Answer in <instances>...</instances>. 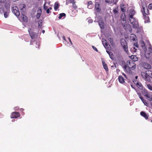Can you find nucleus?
Wrapping results in <instances>:
<instances>
[{
	"instance_id": "f257e3e1",
	"label": "nucleus",
	"mask_w": 152,
	"mask_h": 152,
	"mask_svg": "<svg viewBox=\"0 0 152 152\" xmlns=\"http://www.w3.org/2000/svg\"><path fill=\"white\" fill-rule=\"evenodd\" d=\"M121 44L124 51L126 53L128 52V46L126 41L124 39H121Z\"/></svg>"
},
{
	"instance_id": "f03ea898",
	"label": "nucleus",
	"mask_w": 152,
	"mask_h": 152,
	"mask_svg": "<svg viewBox=\"0 0 152 152\" xmlns=\"http://www.w3.org/2000/svg\"><path fill=\"white\" fill-rule=\"evenodd\" d=\"M127 66L132 70L134 69L136 67V64L132 60H128L126 62Z\"/></svg>"
},
{
	"instance_id": "7ed1b4c3",
	"label": "nucleus",
	"mask_w": 152,
	"mask_h": 152,
	"mask_svg": "<svg viewBox=\"0 0 152 152\" xmlns=\"http://www.w3.org/2000/svg\"><path fill=\"white\" fill-rule=\"evenodd\" d=\"M129 20L133 25L132 27L133 28H137L138 27L137 22L133 17L132 18H129Z\"/></svg>"
},
{
	"instance_id": "20e7f679",
	"label": "nucleus",
	"mask_w": 152,
	"mask_h": 152,
	"mask_svg": "<svg viewBox=\"0 0 152 152\" xmlns=\"http://www.w3.org/2000/svg\"><path fill=\"white\" fill-rule=\"evenodd\" d=\"M142 12L143 16H145V15H148L149 14V10L147 6H142Z\"/></svg>"
},
{
	"instance_id": "39448f33",
	"label": "nucleus",
	"mask_w": 152,
	"mask_h": 152,
	"mask_svg": "<svg viewBox=\"0 0 152 152\" xmlns=\"http://www.w3.org/2000/svg\"><path fill=\"white\" fill-rule=\"evenodd\" d=\"M12 11L16 16H18L20 15L18 9L16 6L13 7H12Z\"/></svg>"
},
{
	"instance_id": "423d86ee",
	"label": "nucleus",
	"mask_w": 152,
	"mask_h": 152,
	"mask_svg": "<svg viewBox=\"0 0 152 152\" xmlns=\"http://www.w3.org/2000/svg\"><path fill=\"white\" fill-rule=\"evenodd\" d=\"M141 75L142 76L143 78L146 81L148 82V80H149L150 76L148 75V74L145 72H142L141 73Z\"/></svg>"
},
{
	"instance_id": "0eeeda50",
	"label": "nucleus",
	"mask_w": 152,
	"mask_h": 152,
	"mask_svg": "<svg viewBox=\"0 0 152 152\" xmlns=\"http://www.w3.org/2000/svg\"><path fill=\"white\" fill-rule=\"evenodd\" d=\"M121 20L124 22V24L122 22V24L123 26L125 27L126 25V17L125 13H123L121 17Z\"/></svg>"
},
{
	"instance_id": "6e6552de",
	"label": "nucleus",
	"mask_w": 152,
	"mask_h": 152,
	"mask_svg": "<svg viewBox=\"0 0 152 152\" xmlns=\"http://www.w3.org/2000/svg\"><path fill=\"white\" fill-rule=\"evenodd\" d=\"M20 115L18 112H13L11 114V118H17L20 117Z\"/></svg>"
},
{
	"instance_id": "1a4fd4ad",
	"label": "nucleus",
	"mask_w": 152,
	"mask_h": 152,
	"mask_svg": "<svg viewBox=\"0 0 152 152\" xmlns=\"http://www.w3.org/2000/svg\"><path fill=\"white\" fill-rule=\"evenodd\" d=\"M142 65L143 68L146 69H149L151 68V66L150 64L147 63H142Z\"/></svg>"
},
{
	"instance_id": "9d476101",
	"label": "nucleus",
	"mask_w": 152,
	"mask_h": 152,
	"mask_svg": "<svg viewBox=\"0 0 152 152\" xmlns=\"http://www.w3.org/2000/svg\"><path fill=\"white\" fill-rule=\"evenodd\" d=\"M95 8L96 10L98 12H100L101 10V8H100V4L98 2H96L95 4Z\"/></svg>"
},
{
	"instance_id": "9b49d317",
	"label": "nucleus",
	"mask_w": 152,
	"mask_h": 152,
	"mask_svg": "<svg viewBox=\"0 0 152 152\" xmlns=\"http://www.w3.org/2000/svg\"><path fill=\"white\" fill-rule=\"evenodd\" d=\"M28 31L31 38L32 39H34L35 37L36 34L33 32L32 31L31 29L30 28L28 30Z\"/></svg>"
},
{
	"instance_id": "f8f14e48",
	"label": "nucleus",
	"mask_w": 152,
	"mask_h": 152,
	"mask_svg": "<svg viewBox=\"0 0 152 152\" xmlns=\"http://www.w3.org/2000/svg\"><path fill=\"white\" fill-rule=\"evenodd\" d=\"M124 68L128 73L131 74L132 73V72L131 70V69L129 67H127L126 64L124 66Z\"/></svg>"
},
{
	"instance_id": "ddd939ff",
	"label": "nucleus",
	"mask_w": 152,
	"mask_h": 152,
	"mask_svg": "<svg viewBox=\"0 0 152 152\" xmlns=\"http://www.w3.org/2000/svg\"><path fill=\"white\" fill-rule=\"evenodd\" d=\"M10 2L9 1H7L5 4V8L7 10H10Z\"/></svg>"
},
{
	"instance_id": "4468645a",
	"label": "nucleus",
	"mask_w": 152,
	"mask_h": 152,
	"mask_svg": "<svg viewBox=\"0 0 152 152\" xmlns=\"http://www.w3.org/2000/svg\"><path fill=\"white\" fill-rule=\"evenodd\" d=\"M140 114L142 116L144 117L146 119H147L148 118V116L145 112L141 111L140 113Z\"/></svg>"
},
{
	"instance_id": "2eb2a0df",
	"label": "nucleus",
	"mask_w": 152,
	"mask_h": 152,
	"mask_svg": "<svg viewBox=\"0 0 152 152\" xmlns=\"http://www.w3.org/2000/svg\"><path fill=\"white\" fill-rule=\"evenodd\" d=\"M130 58L132 59L133 61H137L138 60V58L136 56L132 55L130 56Z\"/></svg>"
},
{
	"instance_id": "dca6fc26",
	"label": "nucleus",
	"mask_w": 152,
	"mask_h": 152,
	"mask_svg": "<svg viewBox=\"0 0 152 152\" xmlns=\"http://www.w3.org/2000/svg\"><path fill=\"white\" fill-rule=\"evenodd\" d=\"M10 12V10H7L6 11L3 10V12H4V16L5 18H7L8 17Z\"/></svg>"
},
{
	"instance_id": "f3484780",
	"label": "nucleus",
	"mask_w": 152,
	"mask_h": 152,
	"mask_svg": "<svg viewBox=\"0 0 152 152\" xmlns=\"http://www.w3.org/2000/svg\"><path fill=\"white\" fill-rule=\"evenodd\" d=\"M102 63L104 69L107 72H108V69L107 64L105 63V61H102Z\"/></svg>"
},
{
	"instance_id": "a211bd4d",
	"label": "nucleus",
	"mask_w": 152,
	"mask_h": 152,
	"mask_svg": "<svg viewBox=\"0 0 152 152\" xmlns=\"http://www.w3.org/2000/svg\"><path fill=\"white\" fill-rule=\"evenodd\" d=\"M102 42L104 46L107 49L109 48L108 43L105 39L102 40Z\"/></svg>"
},
{
	"instance_id": "6ab92c4d",
	"label": "nucleus",
	"mask_w": 152,
	"mask_h": 152,
	"mask_svg": "<svg viewBox=\"0 0 152 152\" xmlns=\"http://www.w3.org/2000/svg\"><path fill=\"white\" fill-rule=\"evenodd\" d=\"M135 13V11L134 10H131L130 12L129 18H132Z\"/></svg>"
},
{
	"instance_id": "aec40b11",
	"label": "nucleus",
	"mask_w": 152,
	"mask_h": 152,
	"mask_svg": "<svg viewBox=\"0 0 152 152\" xmlns=\"http://www.w3.org/2000/svg\"><path fill=\"white\" fill-rule=\"evenodd\" d=\"M118 80L120 83H123L125 82L124 78L121 76H118Z\"/></svg>"
},
{
	"instance_id": "412c9836",
	"label": "nucleus",
	"mask_w": 152,
	"mask_h": 152,
	"mask_svg": "<svg viewBox=\"0 0 152 152\" xmlns=\"http://www.w3.org/2000/svg\"><path fill=\"white\" fill-rule=\"evenodd\" d=\"M93 7V3L91 1H90L88 2V7L89 9H91Z\"/></svg>"
},
{
	"instance_id": "4be33fe9",
	"label": "nucleus",
	"mask_w": 152,
	"mask_h": 152,
	"mask_svg": "<svg viewBox=\"0 0 152 152\" xmlns=\"http://www.w3.org/2000/svg\"><path fill=\"white\" fill-rule=\"evenodd\" d=\"M135 84H136L137 86L140 89L142 90V89L143 86L140 83L137 82Z\"/></svg>"
},
{
	"instance_id": "5701e85b",
	"label": "nucleus",
	"mask_w": 152,
	"mask_h": 152,
	"mask_svg": "<svg viewBox=\"0 0 152 152\" xmlns=\"http://www.w3.org/2000/svg\"><path fill=\"white\" fill-rule=\"evenodd\" d=\"M121 11L124 13L126 11V5L124 4L121 5Z\"/></svg>"
},
{
	"instance_id": "b1692460",
	"label": "nucleus",
	"mask_w": 152,
	"mask_h": 152,
	"mask_svg": "<svg viewBox=\"0 0 152 152\" xmlns=\"http://www.w3.org/2000/svg\"><path fill=\"white\" fill-rule=\"evenodd\" d=\"M106 52L109 54L111 59L112 60H113L114 55L113 53L111 52L108 51V50H106Z\"/></svg>"
},
{
	"instance_id": "393cba45",
	"label": "nucleus",
	"mask_w": 152,
	"mask_h": 152,
	"mask_svg": "<svg viewBox=\"0 0 152 152\" xmlns=\"http://www.w3.org/2000/svg\"><path fill=\"white\" fill-rule=\"evenodd\" d=\"M98 24L101 28L103 29L104 28V23L102 21H99L98 22Z\"/></svg>"
},
{
	"instance_id": "a878e982",
	"label": "nucleus",
	"mask_w": 152,
	"mask_h": 152,
	"mask_svg": "<svg viewBox=\"0 0 152 152\" xmlns=\"http://www.w3.org/2000/svg\"><path fill=\"white\" fill-rule=\"evenodd\" d=\"M141 91V92L142 94H143L145 96H146L147 95H148V93L147 91L145 89H143L142 90H142Z\"/></svg>"
},
{
	"instance_id": "bb28decb",
	"label": "nucleus",
	"mask_w": 152,
	"mask_h": 152,
	"mask_svg": "<svg viewBox=\"0 0 152 152\" xmlns=\"http://www.w3.org/2000/svg\"><path fill=\"white\" fill-rule=\"evenodd\" d=\"M59 7V4L57 2H56L54 5V9L56 11Z\"/></svg>"
},
{
	"instance_id": "cd10ccee",
	"label": "nucleus",
	"mask_w": 152,
	"mask_h": 152,
	"mask_svg": "<svg viewBox=\"0 0 152 152\" xmlns=\"http://www.w3.org/2000/svg\"><path fill=\"white\" fill-rule=\"evenodd\" d=\"M42 20H39L38 23V27L39 28L42 29Z\"/></svg>"
},
{
	"instance_id": "c85d7f7f",
	"label": "nucleus",
	"mask_w": 152,
	"mask_h": 152,
	"mask_svg": "<svg viewBox=\"0 0 152 152\" xmlns=\"http://www.w3.org/2000/svg\"><path fill=\"white\" fill-rule=\"evenodd\" d=\"M146 97L148 100L150 102H152V97L151 95L148 94V95H147Z\"/></svg>"
},
{
	"instance_id": "c756f323",
	"label": "nucleus",
	"mask_w": 152,
	"mask_h": 152,
	"mask_svg": "<svg viewBox=\"0 0 152 152\" xmlns=\"http://www.w3.org/2000/svg\"><path fill=\"white\" fill-rule=\"evenodd\" d=\"M140 99H141V100L143 102V103L145 105H146L147 106L148 105V103L146 102V100H145L143 98V97H141Z\"/></svg>"
},
{
	"instance_id": "7c9ffc66",
	"label": "nucleus",
	"mask_w": 152,
	"mask_h": 152,
	"mask_svg": "<svg viewBox=\"0 0 152 152\" xmlns=\"http://www.w3.org/2000/svg\"><path fill=\"white\" fill-rule=\"evenodd\" d=\"M108 40L112 46H113L115 45L113 38H109L108 39Z\"/></svg>"
},
{
	"instance_id": "2f4dec72",
	"label": "nucleus",
	"mask_w": 152,
	"mask_h": 152,
	"mask_svg": "<svg viewBox=\"0 0 152 152\" xmlns=\"http://www.w3.org/2000/svg\"><path fill=\"white\" fill-rule=\"evenodd\" d=\"M75 0H70V2L71 3H73L72 4V7H73L75 9L76 8V6H75V2H74Z\"/></svg>"
},
{
	"instance_id": "473e14b6",
	"label": "nucleus",
	"mask_w": 152,
	"mask_h": 152,
	"mask_svg": "<svg viewBox=\"0 0 152 152\" xmlns=\"http://www.w3.org/2000/svg\"><path fill=\"white\" fill-rule=\"evenodd\" d=\"M22 20L23 21H24V22H27V21L28 18L26 16H25L24 15H23V17H22Z\"/></svg>"
},
{
	"instance_id": "72a5a7b5",
	"label": "nucleus",
	"mask_w": 152,
	"mask_h": 152,
	"mask_svg": "<svg viewBox=\"0 0 152 152\" xmlns=\"http://www.w3.org/2000/svg\"><path fill=\"white\" fill-rule=\"evenodd\" d=\"M147 15H145V16H143L145 19V22H148L149 21V17L146 16Z\"/></svg>"
},
{
	"instance_id": "f704fd0d",
	"label": "nucleus",
	"mask_w": 152,
	"mask_h": 152,
	"mask_svg": "<svg viewBox=\"0 0 152 152\" xmlns=\"http://www.w3.org/2000/svg\"><path fill=\"white\" fill-rule=\"evenodd\" d=\"M137 50V49H136V48L134 47H133L130 49V51L132 53H135L136 52V50Z\"/></svg>"
},
{
	"instance_id": "c9c22d12",
	"label": "nucleus",
	"mask_w": 152,
	"mask_h": 152,
	"mask_svg": "<svg viewBox=\"0 0 152 152\" xmlns=\"http://www.w3.org/2000/svg\"><path fill=\"white\" fill-rule=\"evenodd\" d=\"M105 1L106 3L110 4L113 3L114 0H105Z\"/></svg>"
},
{
	"instance_id": "e433bc0d",
	"label": "nucleus",
	"mask_w": 152,
	"mask_h": 152,
	"mask_svg": "<svg viewBox=\"0 0 152 152\" xmlns=\"http://www.w3.org/2000/svg\"><path fill=\"white\" fill-rule=\"evenodd\" d=\"M147 53L145 52V57L147 59H148L149 58L150 56V53H148L147 54Z\"/></svg>"
},
{
	"instance_id": "4c0bfd02",
	"label": "nucleus",
	"mask_w": 152,
	"mask_h": 152,
	"mask_svg": "<svg viewBox=\"0 0 152 152\" xmlns=\"http://www.w3.org/2000/svg\"><path fill=\"white\" fill-rule=\"evenodd\" d=\"M150 76H152V71L150 70H148L145 71Z\"/></svg>"
},
{
	"instance_id": "58836bf2",
	"label": "nucleus",
	"mask_w": 152,
	"mask_h": 152,
	"mask_svg": "<svg viewBox=\"0 0 152 152\" xmlns=\"http://www.w3.org/2000/svg\"><path fill=\"white\" fill-rule=\"evenodd\" d=\"M66 16V14L64 13H60L59 14V15L58 17L59 19L61 18L63 16Z\"/></svg>"
},
{
	"instance_id": "ea45409f",
	"label": "nucleus",
	"mask_w": 152,
	"mask_h": 152,
	"mask_svg": "<svg viewBox=\"0 0 152 152\" xmlns=\"http://www.w3.org/2000/svg\"><path fill=\"white\" fill-rule=\"evenodd\" d=\"M137 94L138 95L139 98L140 99L141 97H142V96H141V94L140 92L139 91H137Z\"/></svg>"
},
{
	"instance_id": "a19ab883",
	"label": "nucleus",
	"mask_w": 152,
	"mask_h": 152,
	"mask_svg": "<svg viewBox=\"0 0 152 152\" xmlns=\"http://www.w3.org/2000/svg\"><path fill=\"white\" fill-rule=\"evenodd\" d=\"M147 86L148 89L151 90H152V86L150 84H147Z\"/></svg>"
},
{
	"instance_id": "79ce46f5",
	"label": "nucleus",
	"mask_w": 152,
	"mask_h": 152,
	"mask_svg": "<svg viewBox=\"0 0 152 152\" xmlns=\"http://www.w3.org/2000/svg\"><path fill=\"white\" fill-rule=\"evenodd\" d=\"M148 82L151 83H152V76H150V77L148 80Z\"/></svg>"
},
{
	"instance_id": "37998d69",
	"label": "nucleus",
	"mask_w": 152,
	"mask_h": 152,
	"mask_svg": "<svg viewBox=\"0 0 152 152\" xmlns=\"http://www.w3.org/2000/svg\"><path fill=\"white\" fill-rule=\"evenodd\" d=\"M41 13L40 12L37 13L36 15V17L37 18L39 19L40 18L41 15Z\"/></svg>"
},
{
	"instance_id": "c03bdc74",
	"label": "nucleus",
	"mask_w": 152,
	"mask_h": 152,
	"mask_svg": "<svg viewBox=\"0 0 152 152\" xmlns=\"http://www.w3.org/2000/svg\"><path fill=\"white\" fill-rule=\"evenodd\" d=\"M113 12L114 14L115 15L117 12H118V11L116 9V8H115L113 10Z\"/></svg>"
},
{
	"instance_id": "a18cd8bd",
	"label": "nucleus",
	"mask_w": 152,
	"mask_h": 152,
	"mask_svg": "<svg viewBox=\"0 0 152 152\" xmlns=\"http://www.w3.org/2000/svg\"><path fill=\"white\" fill-rule=\"evenodd\" d=\"M92 47L93 48V49L94 50H95V51H96L97 52H98V50L94 46H92Z\"/></svg>"
},
{
	"instance_id": "49530a36",
	"label": "nucleus",
	"mask_w": 152,
	"mask_h": 152,
	"mask_svg": "<svg viewBox=\"0 0 152 152\" xmlns=\"http://www.w3.org/2000/svg\"><path fill=\"white\" fill-rule=\"evenodd\" d=\"M148 8L151 10L152 9V4H150L148 5Z\"/></svg>"
},
{
	"instance_id": "de8ad7c7",
	"label": "nucleus",
	"mask_w": 152,
	"mask_h": 152,
	"mask_svg": "<svg viewBox=\"0 0 152 152\" xmlns=\"http://www.w3.org/2000/svg\"><path fill=\"white\" fill-rule=\"evenodd\" d=\"M44 9L45 10H46L47 9V7L45 5V4L44 5Z\"/></svg>"
},
{
	"instance_id": "09e8293b",
	"label": "nucleus",
	"mask_w": 152,
	"mask_h": 152,
	"mask_svg": "<svg viewBox=\"0 0 152 152\" xmlns=\"http://www.w3.org/2000/svg\"><path fill=\"white\" fill-rule=\"evenodd\" d=\"M46 11V12L48 14H49L51 12L50 11V10L48 8L47 9Z\"/></svg>"
},
{
	"instance_id": "8fccbe9b",
	"label": "nucleus",
	"mask_w": 152,
	"mask_h": 152,
	"mask_svg": "<svg viewBox=\"0 0 152 152\" xmlns=\"http://www.w3.org/2000/svg\"><path fill=\"white\" fill-rule=\"evenodd\" d=\"M37 11H38V12H40V13H41L42 10L40 8H39L38 9Z\"/></svg>"
},
{
	"instance_id": "3c124183",
	"label": "nucleus",
	"mask_w": 152,
	"mask_h": 152,
	"mask_svg": "<svg viewBox=\"0 0 152 152\" xmlns=\"http://www.w3.org/2000/svg\"><path fill=\"white\" fill-rule=\"evenodd\" d=\"M148 50L150 52H152V48L151 47H149L148 48Z\"/></svg>"
},
{
	"instance_id": "603ef678",
	"label": "nucleus",
	"mask_w": 152,
	"mask_h": 152,
	"mask_svg": "<svg viewBox=\"0 0 152 152\" xmlns=\"http://www.w3.org/2000/svg\"><path fill=\"white\" fill-rule=\"evenodd\" d=\"M14 109L15 110H17L19 109V107H15Z\"/></svg>"
},
{
	"instance_id": "864d4df0",
	"label": "nucleus",
	"mask_w": 152,
	"mask_h": 152,
	"mask_svg": "<svg viewBox=\"0 0 152 152\" xmlns=\"http://www.w3.org/2000/svg\"><path fill=\"white\" fill-rule=\"evenodd\" d=\"M134 46H135L137 48L138 47V45L137 43L134 44Z\"/></svg>"
},
{
	"instance_id": "5fc2aeb1",
	"label": "nucleus",
	"mask_w": 152,
	"mask_h": 152,
	"mask_svg": "<svg viewBox=\"0 0 152 152\" xmlns=\"http://www.w3.org/2000/svg\"><path fill=\"white\" fill-rule=\"evenodd\" d=\"M6 0H0V2L4 3L5 1Z\"/></svg>"
},
{
	"instance_id": "6e6d98bb",
	"label": "nucleus",
	"mask_w": 152,
	"mask_h": 152,
	"mask_svg": "<svg viewBox=\"0 0 152 152\" xmlns=\"http://www.w3.org/2000/svg\"><path fill=\"white\" fill-rule=\"evenodd\" d=\"M36 44L37 45V46H36V48H39V44H37V43L36 42Z\"/></svg>"
},
{
	"instance_id": "4d7b16f0",
	"label": "nucleus",
	"mask_w": 152,
	"mask_h": 152,
	"mask_svg": "<svg viewBox=\"0 0 152 152\" xmlns=\"http://www.w3.org/2000/svg\"><path fill=\"white\" fill-rule=\"evenodd\" d=\"M26 7V6L24 5H23V7H22V8L21 9V10H23V8H25V7Z\"/></svg>"
},
{
	"instance_id": "13d9d810",
	"label": "nucleus",
	"mask_w": 152,
	"mask_h": 152,
	"mask_svg": "<svg viewBox=\"0 0 152 152\" xmlns=\"http://www.w3.org/2000/svg\"><path fill=\"white\" fill-rule=\"evenodd\" d=\"M89 22L91 23L93 22V20H88Z\"/></svg>"
},
{
	"instance_id": "bf43d9fd",
	"label": "nucleus",
	"mask_w": 152,
	"mask_h": 152,
	"mask_svg": "<svg viewBox=\"0 0 152 152\" xmlns=\"http://www.w3.org/2000/svg\"><path fill=\"white\" fill-rule=\"evenodd\" d=\"M20 110L21 111L23 112L24 110V109L23 108H21L20 109Z\"/></svg>"
},
{
	"instance_id": "052dcab7",
	"label": "nucleus",
	"mask_w": 152,
	"mask_h": 152,
	"mask_svg": "<svg viewBox=\"0 0 152 152\" xmlns=\"http://www.w3.org/2000/svg\"><path fill=\"white\" fill-rule=\"evenodd\" d=\"M63 39H64V40H66V39H65L66 37L65 36H63Z\"/></svg>"
},
{
	"instance_id": "680f3d73",
	"label": "nucleus",
	"mask_w": 152,
	"mask_h": 152,
	"mask_svg": "<svg viewBox=\"0 0 152 152\" xmlns=\"http://www.w3.org/2000/svg\"><path fill=\"white\" fill-rule=\"evenodd\" d=\"M123 75H124V76L125 77H126V75L125 74H124V73H123Z\"/></svg>"
},
{
	"instance_id": "e2e57ef3",
	"label": "nucleus",
	"mask_w": 152,
	"mask_h": 152,
	"mask_svg": "<svg viewBox=\"0 0 152 152\" xmlns=\"http://www.w3.org/2000/svg\"><path fill=\"white\" fill-rule=\"evenodd\" d=\"M42 32L43 34L45 32V31L44 30H42Z\"/></svg>"
},
{
	"instance_id": "0e129e2a",
	"label": "nucleus",
	"mask_w": 152,
	"mask_h": 152,
	"mask_svg": "<svg viewBox=\"0 0 152 152\" xmlns=\"http://www.w3.org/2000/svg\"><path fill=\"white\" fill-rule=\"evenodd\" d=\"M69 41H70V42H71V44H72V42H71V40L70 39V38H69Z\"/></svg>"
},
{
	"instance_id": "69168bd1",
	"label": "nucleus",
	"mask_w": 152,
	"mask_h": 152,
	"mask_svg": "<svg viewBox=\"0 0 152 152\" xmlns=\"http://www.w3.org/2000/svg\"><path fill=\"white\" fill-rule=\"evenodd\" d=\"M49 10H52V8L51 7H50L49 8H48Z\"/></svg>"
},
{
	"instance_id": "338daca9",
	"label": "nucleus",
	"mask_w": 152,
	"mask_h": 152,
	"mask_svg": "<svg viewBox=\"0 0 152 152\" xmlns=\"http://www.w3.org/2000/svg\"><path fill=\"white\" fill-rule=\"evenodd\" d=\"M142 43H143V45H145V43H144V42L143 41V42H142Z\"/></svg>"
},
{
	"instance_id": "774afa93",
	"label": "nucleus",
	"mask_w": 152,
	"mask_h": 152,
	"mask_svg": "<svg viewBox=\"0 0 152 152\" xmlns=\"http://www.w3.org/2000/svg\"><path fill=\"white\" fill-rule=\"evenodd\" d=\"M151 122L152 123V120L151 121Z\"/></svg>"
}]
</instances>
